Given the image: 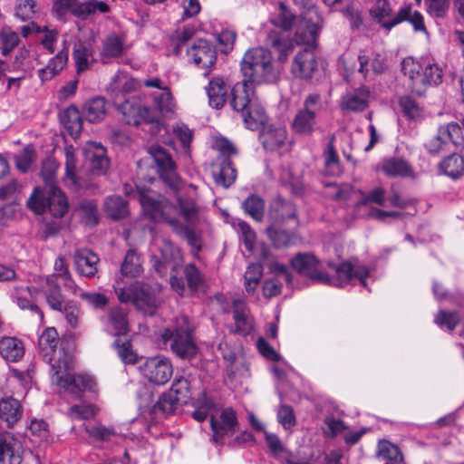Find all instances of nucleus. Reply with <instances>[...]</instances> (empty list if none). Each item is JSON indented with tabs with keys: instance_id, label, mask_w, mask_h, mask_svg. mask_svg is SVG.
Masks as SVG:
<instances>
[{
	"instance_id": "f257e3e1",
	"label": "nucleus",
	"mask_w": 464,
	"mask_h": 464,
	"mask_svg": "<svg viewBox=\"0 0 464 464\" xmlns=\"http://www.w3.org/2000/svg\"><path fill=\"white\" fill-rule=\"evenodd\" d=\"M241 72L244 80L231 89L230 105L241 114L247 129L257 130L265 124L266 114L252 85L275 82L280 69L275 64L269 50L256 47L245 53Z\"/></svg>"
},
{
	"instance_id": "f03ea898",
	"label": "nucleus",
	"mask_w": 464,
	"mask_h": 464,
	"mask_svg": "<svg viewBox=\"0 0 464 464\" xmlns=\"http://www.w3.org/2000/svg\"><path fill=\"white\" fill-rule=\"evenodd\" d=\"M138 197L144 214L150 219L169 224L196 252L200 250L195 228L205 221V217L202 208L192 199L178 197L179 207H176L165 198L150 192H139Z\"/></svg>"
},
{
	"instance_id": "7ed1b4c3",
	"label": "nucleus",
	"mask_w": 464,
	"mask_h": 464,
	"mask_svg": "<svg viewBox=\"0 0 464 464\" xmlns=\"http://www.w3.org/2000/svg\"><path fill=\"white\" fill-rule=\"evenodd\" d=\"M292 267L301 276L313 282H318L336 287H343L353 279H358L363 287H367L366 279L370 275L369 269L364 266H353L350 262H343L339 266L329 263L334 269V276H328L319 269L320 260L310 253H298L291 259Z\"/></svg>"
},
{
	"instance_id": "20e7f679",
	"label": "nucleus",
	"mask_w": 464,
	"mask_h": 464,
	"mask_svg": "<svg viewBox=\"0 0 464 464\" xmlns=\"http://www.w3.org/2000/svg\"><path fill=\"white\" fill-rule=\"evenodd\" d=\"M58 167L59 164L53 159L43 162L41 175L44 184L34 188L26 202L27 207L35 214H43L48 209L54 216L61 217L68 211L67 198L56 185Z\"/></svg>"
},
{
	"instance_id": "39448f33",
	"label": "nucleus",
	"mask_w": 464,
	"mask_h": 464,
	"mask_svg": "<svg viewBox=\"0 0 464 464\" xmlns=\"http://www.w3.org/2000/svg\"><path fill=\"white\" fill-rule=\"evenodd\" d=\"M72 367V360L70 356H60L51 365L52 382L73 399L81 400L83 392L95 391L96 383L90 375L71 373Z\"/></svg>"
},
{
	"instance_id": "423d86ee",
	"label": "nucleus",
	"mask_w": 464,
	"mask_h": 464,
	"mask_svg": "<svg viewBox=\"0 0 464 464\" xmlns=\"http://www.w3.org/2000/svg\"><path fill=\"white\" fill-rule=\"evenodd\" d=\"M193 326L188 316L177 317L161 334L166 345L179 358L191 360L198 353V347L192 338Z\"/></svg>"
},
{
	"instance_id": "0eeeda50",
	"label": "nucleus",
	"mask_w": 464,
	"mask_h": 464,
	"mask_svg": "<svg viewBox=\"0 0 464 464\" xmlns=\"http://www.w3.org/2000/svg\"><path fill=\"white\" fill-rule=\"evenodd\" d=\"M401 70L411 81L410 88L413 93L420 96L429 85L441 82L442 70L436 64L421 65L414 59L408 57L401 63Z\"/></svg>"
},
{
	"instance_id": "6e6552de",
	"label": "nucleus",
	"mask_w": 464,
	"mask_h": 464,
	"mask_svg": "<svg viewBox=\"0 0 464 464\" xmlns=\"http://www.w3.org/2000/svg\"><path fill=\"white\" fill-rule=\"evenodd\" d=\"M150 257L152 267L161 276L168 271L175 272L182 262L179 247L164 237H154L150 246Z\"/></svg>"
},
{
	"instance_id": "1a4fd4ad",
	"label": "nucleus",
	"mask_w": 464,
	"mask_h": 464,
	"mask_svg": "<svg viewBox=\"0 0 464 464\" xmlns=\"http://www.w3.org/2000/svg\"><path fill=\"white\" fill-rule=\"evenodd\" d=\"M115 293L121 303L132 302L145 314L153 315L156 313L158 300L154 289L147 284L136 282L129 287L115 288Z\"/></svg>"
},
{
	"instance_id": "9d476101",
	"label": "nucleus",
	"mask_w": 464,
	"mask_h": 464,
	"mask_svg": "<svg viewBox=\"0 0 464 464\" xmlns=\"http://www.w3.org/2000/svg\"><path fill=\"white\" fill-rule=\"evenodd\" d=\"M110 6L102 1L92 0L81 3L78 0H55L53 5V14L58 19H63L67 14L87 19L89 16L99 14H106Z\"/></svg>"
},
{
	"instance_id": "9b49d317",
	"label": "nucleus",
	"mask_w": 464,
	"mask_h": 464,
	"mask_svg": "<svg viewBox=\"0 0 464 464\" xmlns=\"http://www.w3.org/2000/svg\"><path fill=\"white\" fill-rule=\"evenodd\" d=\"M321 110V96L319 94H309L304 101V108L295 114L293 122V130L299 134H311L316 125V114Z\"/></svg>"
},
{
	"instance_id": "f8f14e48",
	"label": "nucleus",
	"mask_w": 464,
	"mask_h": 464,
	"mask_svg": "<svg viewBox=\"0 0 464 464\" xmlns=\"http://www.w3.org/2000/svg\"><path fill=\"white\" fill-rule=\"evenodd\" d=\"M237 425V413L231 407L221 410L217 407L210 420L212 440L217 444H223L227 437L236 432Z\"/></svg>"
},
{
	"instance_id": "ddd939ff",
	"label": "nucleus",
	"mask_w": 464,
	"mask_h": 464,
	"mask_svg": "<svg viewBox=\"0 0 464 464\" xmlns=\"http://www.w3.org/2000/svg\"><path fill=\"white\" fill-rule=\"evenodd\" d=\"M139 370L145 379L156 385H164L173 374L170 360L161 355L147 358Z\"/></svg>"
},
{
	"instance_id": "4468645a",
	"label": "nucleus",
	"mask_w": 464,
	"mask_h": 464,
	"mask_svg": "<svg viewBox=\"0 0 464 464\" xmlns=\"http://www.w3.org/2000/svg\"><path fill=\"white\" fill-rule=\"evenodd\" d=\"M149 154L155 162L160 179L171 188L179 190L181 182L176 171V164L170 155L160 145H152Z\"/></svg>"
},
{
	"instance_id": "2eb2a0df",
	"label": "nucleus",
	"mask_w": 464,
	"mask_h": 464,
	"mask_svg": "<svg viewBox=\"0 0 464 464\" xmlns=\"http://www.w3.org/2000/svg\"><path fill=\"white\" fill-rule=\"evenodd\" d=\"M321 18L314 6L307 8L302 14L295 34V41L297 44H305L311 48L315 45L320 31L319 22Z\"/></svg>"
},
{
	"instance_id": "dca6fc26",
	"label": "nucleus",
	"mask_w": 464,
	"mask_h": 464,
	"mask_svg": "<svg viewBox=\"0 0 464 464\" xmlns=\"http://www.w3.org/2000/svg\"><path fill=\"white\" fill-rule=\"evenodd\" d=\"M114 103L127 124L138 125L141 122H150L154 120L150 109L143 105L136 97H130L123 102L121 100Z\"/></svg>"
},
{
	"instance_id": "f3484780",
	"label": "nucleus",
	"mask_w": 464,
	"mask_h": 464,
	"mask_svg": "<svg viewBox=\"0 0 464 464\" xmlns=\"http://www.w3.org/2000/svg\"><path fill=\"white\" fill-rule=\"evenodd\" d=\"M268 220L270 225L296 227L298 218L295 206L291 201L281 198H276L270 205Z\"/></svg>"
},
{
	"instance_id": "a211bd4d",
	"label": "nucleus",
	"mask_w": 464,
	"mask_h": 464,
	"mask_svg": "<svg viewBox=\"0 0 464 464\" xmlns=\"http://www.w3.org/2000/svg\"><path fill=\"white\" fill-rule=\"evenodd\" d=\"M84 163L95 176L104 175L109 169L105 148L98 142L88 141L82 148Z\"/></svg>"
},
{
	"instance_id": "6ab92c4d",
	"label": "nucleus",
	"mask_w": 464,
	"mask_h": 464,
	"mask_svg": "<svg viewBox=\"0 0 464 464\" xmlns=\"http://www.w3.org/2000/svg\"><path fill=\"white\" fill-rule=\"evenodd\" d=\"M369 12L371 17L386 31L392 30L403 22L404 14H407V10H400L397 14H393L388 0H376Z\"/></svg>"
},
{
	"instance_id": "aec40b11",
	"label": "nucleus",
	"mask_w": 464,
	"mask_h": 464,
	"mask_svg": "<svg viewBox=\"0 0 464 464\" xmlns=\"http://www.w3.org/2000/svg\"><path fill=\"white\" fill-rule=\"evenodd\" d=\"M318 71V61L312 48L298 52L292 63L291 72L299 79L309 80Z\"/></svg>"
},
{
	"instance_id": "412c9836",
	"label": "nucleus",
	"mask_w": 464,
	"mask_h": 464,
	"mask_svg": "<svg viewBox=\"0 0 464 464\" xmlns=\"http://www.w3.org/2000/svg\"><path fill=\"white\" fill-rule=\"evenodd\" d=\"M460 134L461 129L457 123L441 126L438 130V134L426 143V149L429 153L436 155L443 150L449 142L459 145Z\"/></svg>"
},
{
	"instance_id": "4be33fe9",
	"label": "nucleus",
	"mask_w": 464,
	"mask_h": 464,
	"mask_svg": "<svg viewBox=\"0 0 464 464\" xmlns=\"http://www.w3.org/2000/svg\"><path fill=\"white\" fill-rule=\"evenodd\" d=\"M187 53L199 68L208 69L217 62L216 47L204 39L197 40Z\"/></svg>"
},
{
	"instance_id": "5701e85b",
	"label": "nucleus",
	"mask_w": 464,
	"mask_h": 464,
	"mask_svg": "<svg viewBox=\"0 0 464 464\" xmlns=\"http://www.w3.org/2000/svg\"><path fill=\"white\" fill-rule=\"evenodd\" d=\"M140 87V82L132 78L129 73L118 71L111 79L107 92L113 99L114 102L121 101L126 94L134 92Z\"/></svg>"
},
{
	"instance_id": "b1692460",
	"label": "nucleus",
	"mask_w": 464,
	"mask_h": 464,
	"mask_svg": "<svg viewBox=\"0 0 464 464\" xmlns=\"http://www.w3.org/2000/svg\"><path fill=\"white\" fill-rule=\"evenodd\" d=\"M370 95L371 92L365 86L349 91L342 98L341 108L352 112L362 111L369 105Z\"/></svg>"
},
{
	"instance_id": "393cba45",
	"label": "nucleus",
	"mask_w": 464,
	"mask_h": 464,
	"mask_svg": "<svg viewBox=\"0 0 464 464\" xmlns=\"http://www.w3.org/2000/svg\"><path fill=\"white\" fill-rule=\"evenodd\" d=\"M287 132L283 127L268 126L259 134V140L267 151H276L286 146Z\"/></svg>"
},
{
	"instance_id": "a878e982",
	"label": "nucleus",
	"mask_w": 464,
	"mask_h": 464,
	"mask_svg": "<svg viewBox=\"0 0 464 464\" xmlns=\"http://www.w3.org/2000/svg\"><path fill=\"white\" fill-rule=\"evenodd\" d=\"M235 333L246 335L253 329V320L249 309L243 299H234L232 302Z\"/></svg>"
},
{
	"instance_id": "bb28decb",
	"label": "nucleus",
	"mask_w": 464,
	"mask_h": 464,
	"mask_svg": "<svg viewBox=\"0 0 464 464\" xmlns=\"http://www.w3.org/2000/svg\"><path fill=\"white\" fill-rule=\"evenodd\" d=\"M98 256L88 248H80L74 253V264L76 270L83 276H94L98 271Z\"/></svg>"
},
{
	"instance_id": "cd10ccee",
	"label": "nucleus",
	"mask_w": 464,
	"mask_h": 464,
	"mask_svg": "<svg viewBox=\"0 0 464 464\" xmlns=\"http://www.w3.org/2000/svg\"><path fill=\"white\" fill-rule=\"evenodd\" d=\"M229 90V85L222 78L211 79L206 87L209 105L217 110L221 109L227 102Z\"/></svg>"
},
{
	"instance_id": "c85d7f7f",
	"label": "nucleus",
	"mask_w": 464,
	"mask_h": 464,
	"mask_svg": "<svg viewBox=\"0 0 464 464\" xmlns=\"http://www.w3.org/2000/svg\"><path fill=\"white\" fill-rule=\"evenodd\" d=\"M22 415L23 407L17 399L6 397L0 401V420L8 427H13Z\"/></svg>"
},
{
	"instance_id": "c756f323",
	"label": "nucleus",
	"mask_w": 464,
	"mask_h": 464,
	"mask_svg": "<svg viewBox=\"0 0 464 464\" xmlns=\"http://www.w3.org/2000/svg\"><path fill=\"white\" fill-rule=\"evenodd\" d=\"M21 446L14 438L5 435L0 443V464H21Z\"/></svg>"
},
{
	"instance_id": "7c9ffc66",
	"label": "nucleus",
	"mask_w": 464,
	"mask_h": 464,
	"mask_svg": "<svg viewBox=\"0 0 464 464\" xmlns=\"http://www.w3.org/2000/svg\"><path fill=\"white\" fill-rule=\"evenodd\" d=\"M124 53V38L121 35L111 34L102 42L101 60L102 63H108L111 59L121 56Z\"/></svg>"
},
{
	"instance_id": "2f4dec72",
	"label": "nucleus",
	"mask_w": 464,
	"mask_h": 464,
	"mask_svg": "<svg viewBox=\"0 0 464 464\" xmlns=\"http://www.w3.org/2000/svg\"><path fill=\"white\" fill-rule=\"evenodd\" d=\"M283 227L284 226L270 225L266 229L267 237L276 248L289 246L294 245L297 240L295 232L292 230L294 227H290L291 229L286 230L283 228Z\"/></svg>"
},
{
	"instance_id": "473e14b6",
	"label": "nucleus",
	"mask_w": 464,
	"mask_h": 464,
	"mask_svg": "<svg viewBox=\"0 0 464 464\" xmlns=\"http://www.w3.org/2000/svg\"><path fill=\"white\" fill-rule=\"evenodd\" d=\"M266 42L278 53L277 59L281 63L287 60L294 48L292 41L276 30L267 33Z\"/></svg>"
},
{
	"instance_id": "72a5a7b5",
	"label": "nucleus",
	"mask_w": 464,
	"mask_h": 464,
	"mask_svg": "<svg viewBox=\"0 0 464 464\" xmlns=\"http://www.w3.org/2000/svg\"><path fill=\"white\" fill-rule=\"evenodd\" d=\"M57 331L54 328H47L39 337L38 344L41 355L48 363L54 361V354L58 343Z\"/></svg>"
},
{
	"instance_id": "f704fd0d",
	"label": "nucleus",
	"mask_w": 464,
	"mask_h": 464,
	"mask_svg": "<svg viewBox=\"0 0 464 464\" xmlns=\"http://www.w3.org/2000/svg\"><path fill=\"white\" fill-rule=\"evenodd\" d=\"M43 292L50 307L53 310L62 312L63 304H66V302L58 283L55 281V276L46 277L45 285L43 286Z\"/></svg>"
},
{
	"instance_id": "c9c22d12",
	"label": "nucleus",
	"mask_w": 464,
	"mask_h": 464,
	"mask_svg": "<svg viewBox=\"0 0 464 464\" xmlns=\"http://www.w3.org/2000/svg\"><path fill=\"white\" fill-rule=\"evenodd\" d=\"M68 62V50L66 48L60 51L54 57H53L47 65L38 71V76L42 82L52 80L54 76L59 74Z\"/></svg>"
},
{
	"instance_id": "e433bc0d",
	"label": "nucleus",
	"mask_w": 464,
	"mask_h": 464,
	"mask_svg": "<svg viewBox=\"0 0 464 464\" xmlns=\"http://www.w3.org/2000/svg\"><path fill=\"white\" fill-rule=\"evenodd\" d=\"M36 293L37 291L34 287L16 286L14 288L12 295L14 300L21 309L31 310L33 312L37 313L40 315V317H43L41 310L34 303Z\"/></svg>"
},
{
	"instance_id": "4c0bfd02",
	"label": "nucleus",
	"mask_w": 464,
	"mask_h": 464,
	"mask_svg": "<svg viewBox=\"0 0 464 464\" xmlns=\"http://www.w3.org/2000/svg\"><path fill=\"white\" fill-rule=\"evenodd\" d=\"M60 121L72 138H76L82 131V120L79 110L70 106L60 114Z\"/></svg>"
},
{
	"instance_id": "58836bf2",
	"label": "nucleus",
	"mask_w": 464,
	"mask_h": 464,
	"mask_svg": "<svg viewBox=\"0 0 464 464\" xmlns=\"http://www.w3.org/2000/svg\"><path fill=\"white\" fill-rule=\"evenodd\" d=\"M108 325L111 328L114 335H125L129 331L127 312L122 307H113L107 314Z\"/></svg>"
},
{
	"instance_id": "ea45409f",
	"label": "nucleus",
	"mask_w": 464,
	"mask_h": 464,
	"mask_svg": "<svg viewBox=\"0 0 464 464\" xmlns=\"http://www.w3.org/2000/svg\"><path fill=\"white\" fill-rule=\"evenodd\" d=\"M0 354L10 362H16L24 355V346L14 337H4L0 340Z\"/></svg>"
},
{
	"instance_id": "a19ab883",
	"label": "nucleus",
	"mask_w": 464,
	"mask_h": 464,
	"mask_svg": "<svg viewBox=\"0 0 464 464\" xmlns=\"http://www.w3.org/2000/svg\"><path fill=\"white\" fill-rule=\"evenodd\" d=\"M295 19V14L283 2H278L275 11L270 14L271 24L284 31L292 28Z\"/></svg>"
},
{
	"instance_id": "79ce46f5",
	"label": "nucleus",
	"mask_w": 464,
	"mask_h": 464,
	"mask_svg": "<svg viewBox=\"0 0 464 464\" xmlns=\"http://www.w3.org/2000/svg\"><path fill=\"white\" fill-rule=\"evenodd\" d=\"M92 56V50L85 43L79 41L74 44L72 58L75 63L77 73H81L90 68Z\"/></svg>"
},
{
	"instance_id": "37998d69",
	"label": "nucleus",
	"mask_w": 464,
	"mask_h": 464,
	"mask_svg": "<svg viewBox=\"0 0 464 464\" xmlns=\"http://www.w3.org/2000/svg\"><path fill=\"white\" fill-rule=\"evenodd\" d=\"M440 169L450 178L457 179L464 174V159L453 153L440 162Z\"/></svg>"
},
{
	"instance_id": "c03bdc74",
	"label": "nucleus",
	"mask_w": 464,
	"mask_h": 464,
	"mask_svg": "<svg viewBox=\"0 0 464 464\" xmlns=\"http://www.w3.org/2000/svg\"><path fill=\"white\" fill-rule=\"evenodd\" d=\"M193 388L194 385L189 376H179L174 379L169 392L179 399L181 404H184L191 397Z\"/></svg>"
},
{
	"instance_id": "a18cd8bd",
	"label": "nucleus",
	"mask_w": 464,
	"mask_h": 464,
	"mask_svg": "<svg viewBox=\"0 0 464 464\" xmlns=\"http://www.w3.org/2000/svg\"><path fill=\"white\" fill-rule=\"evenodd\" d=\"M215 182L224 188L231 186L237 178V170L229 160H224L218 169L213 171Z\"/></svg>"
},
{
	"instance_id": "49530a36",
	"label": "nucleus",
	"mask_w": 464,
	"mask_h": 464,
	"mask_svg": "<svg viewBox=\"0 0 464 464\" xmlns=\"http://www.w3.org/2000/svg\"><path fill=\"white\" fill-rule=\"evenodd\" d=\"M104 209L112 219H121L129 213L127 202L121 196L107 197L104 202Z\"/></svg>"
},
{
	"instance_id": "de8ad7c7",
	"label": "nucleus",
	"mask_w": 464,
	"mask_h": 464,
	"mask_svg": "<svg viewBox=\"0 0 464 464\" xmlns=\"http://www.w3.org/2000/svg\"><path fill=\"white\" fill-rule=\"evenodd\" d=\"M121 271L123 276L136 277L142 272L140 256L135 250H129L121 266Z\"/></svg>"
},
{
	"instance_id": "09e8293b",
	"label": "nucleus",
	"mask_w": 464,
	"mask_h": 464,
	"mask_svg": "<svg viewBox=\"0 0 464 464\" xmlns=\"http://www.w3.org/2000/svg\"><path fill=\"white\" fill-rule=\"evenodd\" d=\"M245 212L254 220L261 222L265 215V202L257 195L252 194L248 196L242 203Z\"/></svg>"
},
{
	"instance_id": "8fccbe9b",
	"label": "nucleus",
	"mask_w": 464,
	"mask_h": 464,
	"mask_svg": "<svg viewBox=\"0 0 464 464\" xmlns=\"http://www.w3.org/2000/svg\"><path fill=\"white\" fill-rule=\"evenodd\" d=\"M263 276V267L260 264H250L244 275V285L249 295H253Z\"/></svg>"
},
{
	"instance_id": "3c124183",
	"label": "nucleus",
	"mask_w": 464,
	"mask_h": 464,
	"mask_svg": "<svg viewBox=\"0 0 464 464\" xmlns=\"http://www.w3.org/2000/svg\"><path fill=\"white\" fill-rule=\"evenodd\" d=\"M105 100L102 97H96L90 100L85 104L84 113L85 118L90 122H96L101 121L106 112Z\"/></svg>"
},
{
	"instance_id": "603ef678",
	"label": "nucleus",
	"mask_w": 464,
	"mask_h": 464,
	"mask_svg": "<svg viewBox=\"0 0 464 464\" xmlns=\"http://www.w3.org/2000/svg\"><path fill=\"white\" fill-rule=\"evenodd\" d=\"M382 169L388 176H411V169L408 163L401 159H389L384 160Z\"/></svg>"
},
{
	"instance_id": "864d4df0",
	"label": "nucleus",
	"mask_w": 464,
	"mask_h": 464,
	"mask_svg": "<svg viewBox=\"0 0 464 464\" xmlns=\"http://www.w3.org/2000/svg\"><path fill=\"white\" fill-rule=\"evenodd\" d=\"M85 431L90 437L99 441H111L112 439L120 436V433L112 426H86Z\"/></svg>"
},
{
	"instance_id": "5fc2aeb1",
	"label": "nucleus",
	"mask_w": 464,
	"mask_h": 464,
	"mask_svg": "<svg viewBox=\"0 0 464 464\" xmlns=\"http://www.w3.org/2000/svg\"><path fill=\"white\" fill-rule=\"evenodd\" d=\"M217 405L213 399L204 396L199 401L192 413V417L198 422L206 420L211 415L215 413Z\"/></svg>"
},
{
	"instance_id": "6e6d98bb",
	"label": "nucleus",
	"mask_w": 464,
	"mask_h": 464,
	"mask_svg": "<svg viewBox=\"0 0 464 464\" xmlns=\"http://www.w3.org/2000/svg\"><path fill=\"white\" fill-rule=\"evenodd\" d=\"M154 102L162 115L172 114L176 108L172 94L168 87L160 94L154 95Z\"/></svg>"
},
{
	"instance_id": "4d7b16f0",
	"label": "nucleus",
	"mask_w": 464,
	"mask_h": 464,
	"mask_svg": "<svg viewBox=\"0 0 464 464\" xmlns=\"http://www.w3.org/2000/svg\"><path fill=\"white\" fill-rule=\"evenodd\" d=\"M378 457L382 458L383 459L390 460V462H402L403 456L401 452L400 449L387 441H380L378 444Z\"/></svg>"
},
{
	"instance_id": "13d9d810",
	"label": "nucleus",
	"mask_w": 464,
	"mask_h": 464,
	"mask_svg": "<svg viewBox=\"0 0 464 464\" xmlns=\"http://www.w3.org/2000/svg\"><path fill=\"white\" fill-rule=\"evenodd\" d=\"M65 155V178L70 180L72 185H77L76 178V156L75 150L72 145L64 148Z\"/></svg>"
},
{
	"instance_id": "bf43d9fd",
	"label": "nucleus",
	"mask_w": 464,
	"mask_h": 464,
	"mask_svg": "<svg viewBox=\"0 0 464 464\" xmlns=\"http://www.w3.org/2000/svg\"><path fill=\"white\" fill-rule=\"evenodd\" d=\"M179 403H180L179 399L168 392L159 398L154 405V411L169 415L174 412Z\"/></svg>"
},
{
	"instance_id": "052dcab7",
	"label": "nucleus",
	"mask_w": 464,
	"mask_h": 464,
	"mask_svg": "<svg viewBox=\"0 0 464 464\" xmlns=\"http://www.w3.org/2000/svg\"><path fill=\"white\" fill-rule=\"evenodd\" d=\"M50 214L53 216V219H49L48 218H44L42 225H41V237L44 240H46L47 238L51 237L56 236L61 227H62V221L61 218L64 216L56 217L54 216L50 210Z\"/></svg>"
},
{
	"instance_id": "680f3d73",
	"label": "nucleus",
	"mask_w": 464,
	"mask_h": 464,
	"mask_svg": "<svg viewBox=\"0 0 464 464\" xmlns=\"http://www.w3.org/2000/svg\"><path fill=\"white\" fill-rule=\"evenodd\" d=\"M78 295L88 305L94 309H103L109 304V298L102 293L85 292L81 290Z\"/></svg>"
},
{
	"instance_id": "e2e57ef3",
	"label": "nucleus",
	"mask_w": 464,
	"mask_h": 464,
	"mask_svg": "<svg viewBox=\"0 0 464 464\" xmlns=\"http://www.w3.org/2000/svg\"><path fill=\"white\" fill-rule=\"evenodd\" d=\"M276 417L285 430H291L296 424L294 410L289 405L281 404L277 409Z\"/></svg>"
},
{
	"instance_id": "0e129e2a",
	"label": "nucleus",
	"mask_w": 464,
	"mask_h": 464,
	"mask_svg": "<svg viewBox=\"0 0 464 464\" xmlns=\"http://www.w3.org/2000/svg\"><path fill=\"white\" fill-rule=\"evenodd\" d=\"M184 274L188 285L192 291L198 290L203 286V276L194 264L190 263L187 265L184 269Z\"/></svg>"
},
{
	"instance_id": "69168bd1",
	"label": "nucleus",
	"mask_w": 464,
	"mask_h": 464,
	"mask_svg": "<svg viewBox=\"0 0 464 464\" xmlns=\"http://www.w3.org/2000/svg\"><path fill=\"white\" fill-rule=\"evenodd\" d=\"M400 106L403 114L410 120H416L421 116V107L410 96L401 97L400 100Z\"/></svg>"
},
{
	"instance_id": "338daca9",
	"label": "nucleus",
	"mask_w": 464,
	"mask_h": 464,
	"mask_svg": "<svg viewBox=\"0 0 464 464\" xmlns=\"http://www.w3.org/2000/svg\"><path fill=\"white\" fill-rule=\"evenodd\" d=\"M173 133L178 138L184 149L186 154L189 153L190 142L193 138L192 130L184 123H176L173 125Z\"/></svg>"
},
{
	"instance_id": "774afa93",
	"label": "nucleus",
	"mask_w": 464,
	"mask_h": 464,
	"mask_svg": "<svg viewBox=\"0 0 464 464\" xmlns=\"http://www.w3.org/2000/svg\"><path fill=\"white\" fill-rule=\"evenodd\" d=\"M428 14L435 18H443L446 16L449 7V0H425Z\"/></svg>"
}]
</instances>
